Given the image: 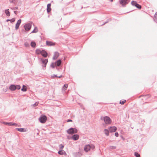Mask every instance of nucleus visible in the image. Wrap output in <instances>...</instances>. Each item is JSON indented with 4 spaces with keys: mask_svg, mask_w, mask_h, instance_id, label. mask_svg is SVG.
I'll use <instances>...</instances> for the list:
<instances>
[{
    "mask_svg": "<svg viewBox=\"0 0 157 157\" xmlns=\"http://www.w3.org/2000/svg\"><path fill=\"white\" fill-rule=\"evenodd\" d=\"M59 56V53L57 52H55L54 53V56L53 57V59L54 60L58 58Z\"/></svg>",
    "mask_w": 157,
    "mask_h": 157,
    "instance_id": "dca6fc26",
    "label": "nucleus"
},
{
    "mask_svg": "<svg viewBox=\"0 0 157 157\" xmlns=\"http://www.w3.org/2000/svg\"><path fill=\"white\" fill-rule=\"evenodd\" d=\"M13 125H17V124L16 123H13Z\"/></svg>",
    "mask_w": 157,
    "mask_h": 157,
    "instance_id": "a18cd8bd",
    "label": "nucleus"
},
{
    "mask_svg": "<svg viewBox=\"0 0 157 157\" xmlns=\"http://www.w3.org/2000/svg\"><path fill=\"white\" fill-rule=\"evenodd\" d=\"M41 55L44 57H47L48 55L47 52L44 50H42L41 53Z\"/></svg>",
    "mask_w": 157,
    "mask_h": 157,
    "instance_id": "ddd939ff",
    "label": "nucleus"
},
{
    "mask_svg": "<svg viewBox=\"0 0 157 157\" xmlns=\"http://www.w3.org/2000/svg\"><path fill=\"white\" fill-rule=\"evenodd\" d=\"M30 45L33 48H34L36 47V43L34 41H32Z\"/></svg>",
    "mask_w": 157,
    "mask_h": 157,
    "instance_id": "412c9836",
    "label": "nucleus"
},
{
    "mask_svg": "<svg viewBox=\"0 0 157 157\" xmlns=\"http://www.w3.org/2000/svg\"><path fill=\"white\" fill-rule=\"evenodd\" d=\"M32 22H30L24 25V27L26 31H28L30 30L32 27Z\"/></svg>",
    "mask_w": 157,
    "mask_h": 157,
    "instance_id": "39448f33",
    "label": "nucleus"
},
{
    "mask_svg": "<svg viewBox=\"0 0 157 157\" xmlns=\"http://www.w3.org/2000/svg\"><path fill=\"white\" fill-rule=\"evenodd\" d=\"M58 153V154L60 155H67V153L66 152L62 150H60L59 151Z\"/></svg>",
    "mask_w": 157,
    "mask_h": 157,
    "instance_id": "f3484780",
    "label": "nucleus"
},
{
    "mask_svg": "<svg viewBox=\"0 0 157 157\" xmlns=\"http://www.w3.org/2000/svg\"><path fill=\"white\" fill-rule=\"evenodd\" d=\"M47 120V117L44 115H42L39 118V121L42 123H45Z\"/></svg>",
    "mask_w": 157,
    "mask_h": 157,
    "instance_id": "423d86ee",
    "label": "nucleus"
},
{
    "mask_svg": "<svg viewBox=\"0 0 157 157\" xmlns=\"http://www.w3.org/2000/svg\"><path fill=\"white\" fill-rule=\"evenodd\" d=\"M90 149H93L94 148L95 146L92 144H90Z\"/></svg>",
    "mask_w": 157,
    "mask_h": 157,
    "instance_id": "f704fd0d",
    "label": "nucleus"
},
{
    "mask_svg": "<svg viewBox=\"0 0 157 157\" xmlns=\"http://www.w3.org/2000/svg\"><path fill=\"white\" fill-rule=\"evenodd\" d=\"M104 132L105 134L107 136H108L109 135V132L108 129H105L104 130Z\"/></svg>",
    "mask_w": 157,
    "mask_h": 157,
    "instance_id": "5701e85b",
    "label": "nucleus"
},
{
    "mask_svg": "<svg viewBox=\"0 0 157 157\" xmlns=\"http://www.w3.org/2000/svg\"><path fill=\"white\" fill-rule=\"evenodd\" d=\"M11 9L12 10H18V8L17 7H15L13 8H11Z\"/></svg>",
    "mask_w": 157,
    "mask_h": 157,
    "instance_id": "4c0bfd02",
    "label": "nucleus"
},
{
    "mask_svg": "<svg viewBox=\"0 0 157 157\" xmlns=\"http://www.w3.org/2000/svg\"><path fill=\"white\" fill-rule=\"evenodd\" d=\"M5 12L6 14V15L7 16H10V12H9V10L8 9H7V10H5Z\"/></svg>",
    "mask_w": 157,
    "mask_h": 157,
    "instance_id": "4be33fe9",
    "label": "nucleus"
},
{
    "mask_svg": "<svg viewBox=\"0 0 157 157\" xmlns=\"http://www.w3.org/2000/svg\"><path fill=\"white\" fill-rule=\"evenodd\" d=\"M77 129L75 128H71L67 131V133L70 134H72L77 132Z\"/></svg>",
    "mask_w": 157,
    "mask_h": 157,
    "instance_id": "20e7f679",
    "label": "nucleus"
},
{
    "mask_svg": "<svg viewBox=\"0 0 157 157\" xmlns=\"http://www.w3.org/2000/svg\"><path fill=\"white\" fill-rule=\"evenodd\" d=\"M68 87V85L67 84H65L63 86V89L66 90Z\"/></svg>",
    "mask_w": 157,
    "mask_h": 157,
    "instance_id": "2f4dec72",
    "label": "nucleus"
},
{
    "mask_svg": "<svg viewBox=\"0 0 157 157\" xmlns=\"http://www.w3.org/2000/svg\"><path fill=\"white\" fill-rule=\"evenodd\" d=\"M143 96L145 98H148L151 96L149 94L146 95H143Z\"/></svg>",
    "mask_w": 157,
    "mask_h": 157,
    "instance_id": "473e14b6",
    "label": "nucleus"
},
{
    "mask_svg": "<svg viewBox=\"0 0 157 157\" xmlns=\"http://www.w3.org/2000/svg\"><path fill=\"white\" fill-rule=\"evenodd\" d=\"M79 138V136L78 134H74L71 137V139L74 140H77Z\"/></svg>",
    "mask_w": 157,
    "mask_h": 157,
    "instance_id": "9d476101",
    "label": "nucleus"
},
{
    "mask_svg": "<svg viewBox=\"0 0 157 157\" xmlns=\"http://www.w3.org/2000/svg\"><path fill=\"white\" fill-rule=\"evenodd\" d=\"M55 44V43L54 42H53L51 41H46V44L48 46H54Z\"/></svg>",
    "mask_w": 157,
    "mask_h": 157,
    "instance_id": "f8f14e48",
    "label": "nucleus"
},
{
    "mask_svg": "<svg viewBox=\"0 0 157 157\" xmlns=\"http://www.w3.org/2000/svg\"><path fill=\"white\" fill-rule=\"evenodd\" d=\"M56 69H57V70H59V68H57V67H56Z\"/></svg>",
    "mask_w": 157,
    "mask_h": 157,
    "instance_id": "8fccbe9b",
    "label": "nucleus"
},
{
    "mask_svg": "<svg viewBox=\"0 0 157 157\" xmlns=\"http://www.w3.org/2000/svg\"><path fill=\"white\" fill-rule=\"evenodd\" d=\"M113 0H111V2H112L113 1Z\"/></svg>",
    "mask_w": 157,
    "mask_h": 157,
    "instance_id": "603ef678",
    "label": "nucleus"
},
{
    "mask_svg": "<svg viewBox=\"0 0 157 157\" xmlns=\"http://www.w3.org/2000/svg\"><path fill=\"white\" fill-rule=\"evenodd\" d=\"M109 131L111 132H114L116 131L117 130V128L115 126H112L109 127Z\"/></svg>",
    "mask_w": 157,
    "mask_h": 157,
    "instance_id": "1a4fd4ad",
    "label": "nucleus"
},
{
    "mask_svg": "<svg viewBox=\"0 0 157 157\" xmlns=\"http://www.w3.org/2000/svg\"><path fill=\"white\" fill-rule=\"evenodd\" d=\"M38 31L37 28L35 27L34 28V30L31 32V33H35Z\"/></svg>",
    "mask_w": 157,
    "mask_h": 157,
    "instance_id": "393cba45",
    "label": "nucleus"
},
{
    "mask_svg": "<svg viewBox=\"0 0 157 157\" xmlns=\"http://www.w3.org/2000/svg\"><path fill=\"white\" fill-rule=\"evenodd\" d=\"M126 100H124L123 101L121 100L120 101V103L121 105L124 104L125 102H126Z\"/></svg>",
    "mask_w": 157,
    "mask_h": 157,
    "instance_id": "c756f323",
    "label": "nucleus"
},
{
    "mask_svg": "<svg viewBox=\"0 0 157 157\" xmlns=\"http://www.w3.org/2000/svg\"><path fill=\"white\" fill-rule=\"evenodd\" d=\"M38 105V103L37 102H36L33 105V106L34 107H35L37 106Z\"/></svg>",
    "mask_w": 157,
    "mask_h": 157,
    "instance_id": "58836bf2",
    "label": "nucleus"
},
{
    "mask_svg": "<svg viewBox=\"0 0 157 157\" xmlns=\"http://www.w3.org/2000/svg\"><path fill=\"white\" fill-rule=\"evenodd\" d=\"M41 60L42 62V63L44 65H43L42 66L43 67H46V65L48 62V59H41Z\"/></svg>",
    "mask_w": 157,
    "mask_h": 157,
    "instance_id": "6e6552de",
    "label": "nucleus"
},
{
    "mask_svg": "<svg viewBox=\"0 0 157 157\" xmlns=\"http://www.w3.org/2000/svg\"><path fill=\"white\" fill-rule=\"evenodd\" d=\"M12 124V122H9L8 125L10 126H11L13 125Z\"/></svg>",
    "mask_w": 157,
    "mask_h": 157,
    "instance_id": "a19ab883",
    "label": "nucleus"
},
{
    "mask_svg": "<svg viewBox=\"0 0 157 157\" xmlns=\"http://www.w3.org/2000/svg\"><path fill=\"white\" fill-rule=\"evenodd\" d=\"M8 123L9 122H3V123L6 125H8Z\"/></svg>",
    "mask_w": 157,
    "mask_h": 157,
    "instance_id": "79ce46f5",
    "label": "nucleus"
},
{
    "mask_svg": "<svg viewBox=\"0 0 157 157\" xmlns=\"http://www.w3.org/2000/svg\"><path fill=\"white\" fill-rule=\"evenodd\" d=\"M109 147L111 149H116V147L114 146H110Z\"/></svg>",
    "mask_w": 157,
    "mask_h": 157,
    "instance_id": "c9c22d12",
    "label": "nucleus"
},
{
    "mask_svg": "<svg viewBox=\"0 0 157 157\" xmlns=\"http://www.w3.org/2000/svg\"><path fill=\"white\" fill-rule=\"evenodd\" d=\"M130 2V0H120L119 3L121 6L124 7H126V5L128 4Z\"/></svg>",
    "mask_w": 157,
    "mask_h": 157,
    "instance_id": "7ed1b4c3",
    "label": "nucleus"
},
{
    "mask_svg": "<svg viewBox=\"0 0 157 157\" xmlns=\"http://www.w3.org/2000/svg\"><path fill=\"white\" fill-rule=\"evenodd\" d=\"M25 46L26 47H29L30 46L29 44L28 43H25L24 44Z\"/></svg>",
    "mask_w": 157,
    "mask_h": 157,
    "instance_id": "72a5a7b5",
    "label": "nucleus"
},
{
    "mask_svg": "<svg viewBox=\"0 0 157 157\" xmlns=\"http://www.w3.org/2000/svg\"><path fill=\"white\" fill-rule=\"evenodd\" d=\"M115 136L116 137H118L119 136V134L118 132H116L115 133Z\"/></svg>",
    "mask_w": 157,
    "mask_h": 157,
    "instance_id": "ea45409f",
    "label": "nucleus"
},
{
    "mask_svg": "<svg viewBox=\"0 0 157 157\" xmlns=\"http://www.w3.org/2000/svg\"><path fill=\"white\" fill-rule=\"evenodd\" d=\"M154 17L156 21H157V14H156V13L155 14Z\"/></svg>",
    "mask_w": 157,
    "mask_h": 157,
    "instance_id": "e433bc0d",
    "label": "nucleus"
},
{
    "mask_svg": "<svg viewBox=\"0 0 157 157\" xmlns=\"http://www.w3.org/2000/svg\"><path fill=\"white\" fill-rule=\"evenodd\" d=\"M131 4L132 5L135 6L138 9H140L141 8V6L137 3L136 1H133L131 2Z\"/></svg>",
    "mask_w": 157,
    "mask_h": 157,
    "instance_id": "0eeeda50",
    "label": "nucleus"
},
{
    "mask_svg": "<svg viewBox=\"0 0 157 157\" xmlns=\"http://www.w3.org/2000/svg\"><path fill=\"white\" fill-rule=\"evenodd\" d=\"M21 21V19H19L17 21L15 26V29L16 30H17L19 28Z\"/></svg>",
    "mask_w": 157,
    "mask_h": 157,
    "instance_id": "9b49d317",
    "label": "nucleus"
},
{
    "mask_svg": "<svg viewBox=\"0 0 157 157\" xmlns=\"http://www.w3.org/2000/svg\"><path fill=\"white\" fill-rule=\"evenodd\" d=\"M14 13L15 14H17V11H16V10H15L14 11Z\"/></svg>",
    "mask_w": 157,
    "mask_h": 157,
    "instance_id": "c03bdc74",
    "label": "nucleus"
},
{
    "mask_svg": "<svg viewBox=\"0 0 157 157\" xmlns=\"http://www.w3.org/2000/svg\"><path fill=\"white\" fill-rule=\"evenodd\" d=\"M41 52H42V50L41 51L39 49H37L36 50V53L37 54H38V55L40 54H41Z\"/></svg>",
    "mask_w": 157,
    "mask_h": 157,
    "instance_id": "b1692460",
    "label": "nucleus"
},
{
    "mask_svg": "<svg viewBox=\"0 0 157 157\" xmlns=\"http://www.w3.org/2000/svg\"><path fill=\"white\" fill-rule=\"evenodd\" d=\"M134 155L136 157H140V155L138 152H135L134 153Z\"/></svg>",
    "mask_w": 157,
    "mask_h": 157,
    "instance_id": "cd10ccee",
    "label": "nucleus"
},
{
    "mask_svg": "<svg viewBox=\"0 0 157 157\" xmlns=\"http://www.w3.org/2000/svg\"><path fill=\"white\" fill-rule=\"evenodd\" d=\"M10 3L13 4L14 5H16V3L18 0H9Z\"/></svg>",
    "mask_w": 157,
    "mask_h": 157,
    "instance_id": "aec40b11",
    "label": "nucleus"
},
{
    "mask_svg": "<svg viewBox=\"0 0 157 157\" xmlns=\"http://www.w3.org/2000/svg\"><path fill=\"white\" fill-rule=\"evenodd\" d=\"M90 146L89 144L86 145L84 147V151L87 152L90 149Z\"/></svg>",
    "mask_w": 157,
    "mask_h": 157,
    "instance_id": "2eb2a0df",
    "label": "nucleus"
},
{
    "mask_svg": "<svg viewBox=\"0 0 157 157\" xmlns=\"http://www.w3.org/2000/svg\"><path fill=\"white\" fill-rule=\"evenodd\" d=\"M15 19L14 18H12L11 19H7L6 21H10L11 23H13L14 22Z\"/></svg>",
    "mask_w": 157,
    "mask_h": 157,
    "instance_id": "bb28decb",
    "label": "nucleus"
},
{
    "mask_svg": "<svg viewBox=\"0 0 157 157\" xmlns=\"http://www.w3.org/2000/svg\"><path fill=\"white\" fill-rule=\"evenodd\" d=\"M53 77H57V76L56 75H54L53 76H52Z\"/></svg>",
    "mask_w": 157,
    "mask_h": 157,
    "instance_id": "de8ad7c7",
    "label": "nucleus"
},
{
    "mask_svg": "<svg viewBox=\"0 0 157 157\" xmlns=\"http://www.w3.org/2000/svg\"><path fill=\"white\" fill-rule=\"evenodd\" d=\"M64 147V145L62 144H60L59 145V148L60 150H62Z\"/></svg>",
    "mask_w": 157,
    "mask_h": 157,
    "instance_id": "c85d7f7f",
    "label": "nucleus"
},
{
    "mask_svg": "<svg viewBox=\"0 0 157 157\" xmlns=\"http://www.w3.org/2000/svg\"><path fill=\"white\" fill-rule=\"evenodd\" d=\"M107 22H108V21H106V22H105L103 24H102V25H103L107 23Z\"/></svg>",
    "mask_w": 157,
    "mask_h": 157,
    "instance_id": "09e8293b",
    "label": "nucleus"
},
{
    "mask_svg": "<svg viewBox=\"0 0 157 157\" xmlns=\"http://www.w3.org/2000/svg\"><path fill=\"white\" fill-rule=\"evenodd\" d=\"M101 120H103L105 124H109L111 123L112 121L110 118L107 116H105L104 117L102 116L100 118Z\"/></svg>",
    "mask_w": 157,
    "mask_h": 157,
    "instance_id": "f257e3e1",
    "label": "nucleus"
},
{
    "mask_svg": "<svg viewBox=\"0 0 157 157\" xmlns=\"http://www.w3.org/2000/svg\"><path fill=\"white\" fill-rule=\"evenodd\" d=\"M62 61L60 59H59L56 61L55 63V66L56 67L59 66L61 64Z\"/></svg>",
    "mask_w": 157,
    "mask_h": 157,
    "instance_id": "4468645a",
    "label": "nucleus"
},
{
    "mask_svg": "<svg viewBox=\"0 0 157 157\" xmlns=\"http://www.w3.org/2000/svg\"><path fill=\"white\" fill-rule=\"evenodd\" d=\"M71 139V137L70 138H69V137H68V139Z\"/></svg>",
    "mask_w": 157,
    "mask_h": 157,
    "instance_id": "3c124183",
    "label": "nucleus"
},
{
    "mask_svg": "<svg viewBox=\"0 0 157 157\" xmlns=\"http://www.w3.org/2000/svg\"><path fill=\"white\" fill-rule=\"evenodd\" d=\"M72 121L71 119H69L67 120V122H72Z\"/></svg>",
    "mask_w": 157,
    "mask_h": 157,
    "instance_id": "37998d69",
    "label": "nucleus"
},
{
    "mask_svg": "<svg viewBox=\"0 0 157 157\" xmlns=\"http://www.w3.org/2000/svg\"><path fill=\"white\" fill-rule=\"evenodd\" d=\"M21 88V86L19 85L12 84L9 87V89L12 91H14L16 89L19 90Z\"/></svg>",
    "mask_w": 157,
    "mask_h": 157,
    "instance_id": "f03ea898",
    "label": "nucleus"
},
{
    "mask_svg": "<svg viewBox=\"0 0 157 157\" xmlns=\"http://www.w3.org/2000/svg\"><path fill=\"white\" fill-rule=\"evenodd\" d=\"M55 63H52L50 65V67L52 68H55Z\"/></svg>",
    "mask_w": 157,
    "mask_h": 157,
    "instance_id": "7c9ffc66",
    "label": "nucleus"
},
{
    "mask_svg": "<svg viewBox=\"0 0 157 157\" xmlns=\"http://www.w3.org/2000/svg\"><path fill=\"white\" fill-rule=\"evenodd\" d=\"M16 130L19 131V132H25L26 131L25 130L24 128H16Z\"/></svg>",
    "mask_w": 157,
    "mask_h": 157,
    "instance_id": "6ab92c4d",
    "label": "nucleus"
},
{
    "mask_svg": "<svg viewBox=\"0 0 157 157\" xmlns=\"http://www.w3.org/2000/svg\"><path fill=\"white\" fill-rule=\"evenodd\" d=\"M51 3H49L47 4V11L48 13H49L51 10Z\"/></svg>",
    "mask_w": 157,
    "mask_h": 157,
    "instance_id": "a211bd4d",
    "label": "nucleus"
},
{
    "mask_svg": "<svg viewBox=\"0 0 157 157\" xmlns=\"http://www.w3.org/2000/svg\"><path fill=\"white\" fill-rule=\"evenodd\" d=\"M21 90L23 92L26 91L27 90L26 86L25 85H23L22 88L21 89Z\"/></svg>",
    "mask_w": 157,
    "mask_h": 157,
    "instance_id": "a878e982",
    "label": "nucleus"
},
{
    "mask_svg": "<svg viewBox=\"0 0 157 157\" xmlns=\"http://www.w3.org/2000/svg\"><path fill=\"white\" fill-rule=\"evenodd\" d=\"M62 77H63V75H61L59 76H58L57 78H60Z\"/></svg>",
    "mask_w": 157,
    "mask_h": 157,
    "instance_id": "49530a36",
    "label": "nucleus"
}]
</instances>
